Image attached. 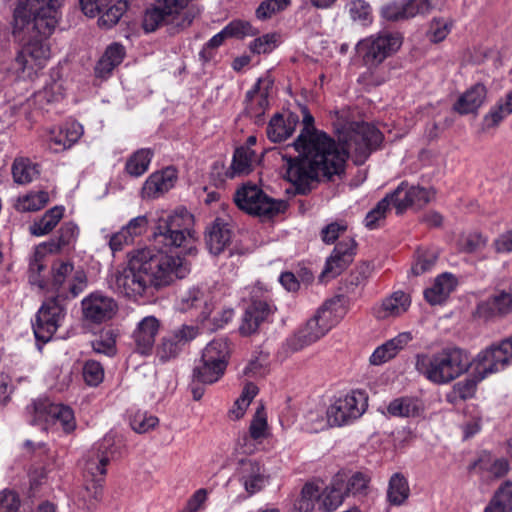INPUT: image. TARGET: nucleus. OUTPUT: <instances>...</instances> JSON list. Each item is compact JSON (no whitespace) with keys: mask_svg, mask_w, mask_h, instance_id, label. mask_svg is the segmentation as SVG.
Wrapping results in <instances>:
<instances>
[{"mask_svg":"<svg viewBox=\"0 0 512 512\" xmlns=\"http://www.w3.org/2000/svg\"><path fill=\"white\" fill-rule=\"evenodd\" d=\"M391 200L397 214H402L409 207L422 208L430 203L435 192L430 188L409 185L408 182H401L391 193Z\"/></svg>","mask_w":512,"mask_h":512,"instance_id":"obj_15","label":"nucleus"},{"mask_svg":"<svg viewBox=\"0 0 512 512\" xmlns=\"http://www.w3.org/2000/svg\"><path fill=\"white\" fill-rule=\"evenodd\" d=\"M177 170L168 166L153 172L144 182L141 190L143 198L155 199L174 187L177 180Z\"/></svg>","mask_w":512,"mask_h":512,"instance_id":"obj_25","label":"nucleus"},{"mask_svg":"<svg viewBox=\"0 0 512 512\" xmlns=\"http://www.w3.org/2000/svg\"><path fill=\"white\" fill-rule=\"evenodd\" d=\"M179 308L183 312L195 310L198 312L197 318L200 321H205L211 315L214 305L207 289L192 287L181 296Z\"/></svg>","mask_w":512,"mask_h":512,"instance_id":"obj_24","label":"nucleus"},{"mask_svg":"<svg viewBox=\"0 0 512 512\" xmlns=\"http://www.w3.org/2000/svg\"><path fill=\"white\" fill-rule=\"evenodd\" d=\"M205 241L211 254L216 256L222 253L231 241V230L228 224L222 219L216 218L207 229Z\"/></svg>","mask_w":512,"mask_h":512,"instance_id":"obj_31","label":"nucleus"},{"mask_svg":"<svg viewBox=\"0 0 512 512\" xmlns=\"http://www.w3.org/2000/svg\"><path fill=\"white\" fill-rule=\"evenodd\" d=\"M49 201L50 197L47 191H30L18 197L15 208L19 212H36L44 208Z\"/></svg>","mask_w":512,"mask_h":512,"instance_id":"obj_48","label":"nucleus"},{"mask_svg":"<svg viewBox=\"0 0 512 512\" xmlns=\"http://www.w3.org/2000/svg\"><path fill=\"white\" fill-rule=\"evenodd\" d=\"M63 0H29V9L18 4L14 10V31L31 28L38 34L31 37L18 51L15 65L18 71L32 73L41 69L50 57L45 38L52 34L58 23V9Z\"/></svg>","mask_w":512,"mask_h":512,"instance_id":"obj_3","label":"nucleus"},{"mask_svg":"<svg viewBox=\"0 0 512 512\" xmlns=\"http://www.w3.org/2000/svg\"><path fill=\"white\" fill-rule=\"evenodd\" d=\"M233 199L240 210L265 219L282 214L288 208L286 200L272 198L257 185L250 183L238 188Z\"/></svg>","mask_w":512,"mask_h":512,"instance_id":"obj_7","label":"nucleus"},{"mask_svg":"<svg viewBox=\"0 0 512 512\" xmlns=\"http://www.w3.org/2000/svg\"><path fill=\"white\" fill-rule=\"evenodd\" d=\"M47 249L43 244L35 247L28 260V279L31 285L38 286L40 289L48 288V283L42 272L46 268L45 257Z\"/></svg>","mask_w":512,"mask_h":512,"instance_id":"obj_39","label":"nucleus"},{"mask_svg":"<svg viewBox=\"0 0 512 512\" xmlns=\"http://www.w3.org/2000/svg\"><path fill=\"white\" fill-rule=\"evenodd\" d=\"M190 272V264L180 256L144 248L133 252L129 261L112 277L110 287L133 301L153 295V290L170 285Z\"/></svg>","mask_w":512,"mask_h":512,"instance_id":"obj_2","label":"nucleus"},{"mask_svg":"<svg viewBox=\"0 0 512 512\" xmlns=\"http://www.w3.org/2000/svg\"><path fill=\"white\" fill-rule=\"evenodd\" d=\"M80 0L83 13L89 17L100 15L98 23L105 28L114 26L126 12L128 3L125 0Z\"/></svg>","mask_w":512,"mask_h":512,"instance_id":"obj_16","label":"nucleus"},{"mask_svg":"<svg viewBox=\"0 0 512 512\" xmlns=\"http://www.w3.org/2000/svg\"><path fill=\"white\" fill-rule=\"evenodd\" d=\"M319 490L318 488L310 483H306L302 490L299 499L295 503L296 512H312L315 503L319 504Z\"/></svg>","mask_w":512,"mask_h":512,"instance_id":"obj_55","label":"nucleus"},{"mask_svg":"<svg viewBox=\"0 0 512 512\" xmlns=\"http://www.w3.org/2000/svg\"><path fill=\"white\" fill-rule=\"evenodd\" d=\"M486 97V87L481 83H477L459 97L454 105V109L460 114L474 113L484 104Z\"/></svg>","mask_w":512,"mask_h":512,"instance_id":"obj_34","label":"nucleus"},{"mask_svg":"<svg viewBox=\"0 0 512 512\" xmlns=\"http://www.w3.org/2000/svg\"><path fill=\"white\" fill-rule=\"evenodd\" d=\"M472 364L466 350L452 346L432 354H417L415 368L430 382L443 385L465 374Z\"/></svg>","mask_w":512,"mask_h":512,"instance_id":"obj_5","label":"nucleus"},{"mask_svg":"<svg viewBox=\"0 0 512 512\" xmlns=\"http://www.w3.org/2000/svg\"><path fill=\"white\" fill-rule=\"evenodd\" d=\"M412 339L411 332H401L396 337L386 341L383 347L387 351L389 359L394 358Z\"/></svg>","mask_w":512,"mask_h":512,"instance_id":"obj_62","label":"nucleus"},{"mask_svg":"<svg viewBox=\"0 0 512 512\" xmlns=\"http://www.w3.org/2000/svg\"><path fill=\"white\" fill-rule=\"evenodd\" d=\"M356 254V242L353 238L340 241L327 258L325 267L320 275L321 281L333 279L340 275L353 261Z\"/></svg>","mask_w":512,"mask_h":512,"instance_id":"obj_18","label":"nucleus"},{"mask_svg":"<svg viewBox=\"0 0 512 512\" xmlns=\"http://www.w3.org/2000/svg\"><path fill=\"white\" fill-rule=\"evenodd\" d=\"M256 162V153L250 147L241 146L234 152L232 163L226 172V176L234 178L249 174Z\"/></svg>","mask_w":512,"mask_h":512,"instance_id":"obj_40","label":"nucleus"},{"mask_svg":"<svg viewBox=\"0 0 512 512\" xmlns=\"http://www.w3.org/2000/svg\"><path fill=\"white\" fill-rule=\"evenodd\" d=\"M189 0H157L146 9L143 17V29L154 32L160 26H167L175 33L191 25L195 14L186 10Z\"/></svg>","mask_w":512,"mask_h":512,"instance_id":"obj_6","label":"nucleus"},{"mask_svg":"<svg viewBox=\"0 0 512 512\" xmlns=\"http://www.w3.org/2000/svg\"><path fill=\"white\" fill-rule=\"evenodd\" d=\"M61 403H54L48 398H38L26 407L28 414L32 416L31 424L57 425L59 420Z\"/></svg>","mask_w":512,"mask_h":512,"instance_id":"obj_28","label":"nucleus"},{"mask_svg":"<svg viewBox=\"0 0 512 512\" xmlns=\"http://www.w3.org/2000/svg\"><path fill=\"white\" fill-rule=\"evenodd\" d=\"M423 411V402L412 396L395 398L387 406V413L391 417L414 418L419 417Z\"/></svg>","mask_w":512,"mask_h":512,"instance_id":"obj_35","label":"nucleus"},{"mask_svg":"<svg viewBox=\"0 0 512 512\" xmlns=\"http://www.w3.org/2000/svg\"><path fill=\"white\" fill-rule=\"evenodd\" d=\"M371 273V267L368 263H361L357 265L354 270L346 277L342 283L341 289L346 294L355 295L358 289L364 285Z\"/></svg>","mask_w":512,"mask_h":512,"instance_id":"obj_50","label":"nucleus"},{"mask_svg":"<svg viewBox=\"0 0 512 512\" xmlns=\"http://www.w3.org/2000/svg\"><path fill=\"white\" fill-rule=\"evenodd\" d=\"M64 214L63 206H54L45 212V214L30 226L31 234L35 236H43L51 232Z\"/></svg>","mask_w":512,"mask_h":512,"instance_id":"obj_47","label":"nucleus"},{"mask_svg":"<svg viewBox=\"0 0 512 512\" xmlns=\"http://www.w3.org/2000/svg\"><path fill=\"white\" fill-rule=\"evenodd\" d=\"M345 309L339 298L326 301L313 316L327 334L344 316Z\"/></svg>","mask_w":512,"mask_h":512,"instance_id":"obj_36","label":"nucleus"},{"mask_svg":"<svg viewBox=\"0 0 512 512\" xmlns=\"http://www.w3.org/2000/svg\"><path fill=\"white\" fill-rule=\"evenodd\" d=\"M230 355L229 345L226 339H214L209 342L202 352L203 361L216 364L218 371H225Z\"/></svg>","mask_w":512,"mask_h":512,"instance_id":"obj_41","label":"nucleus"},{"mask_svg":"<svg viewBox=\"0 0 512 512\" xmlns=\"http://www.w3.org/2000/svg\"><path fill=\"white\" fill-rule=\"evenodd\" d=\"M267 429V421L263 409H258L251 421L249 427L250 437L254 440H259L265 437Z\"/></svg>","mask_w":512,"mask_h":512,"instance_id":"obj_64","label":"nucleus"},{"mask_svg":"<svg viewBox=\"0 0 512 512\" xmlns=\"http://www.w3.org/2000/svg\"><path fill=\"white\" fill-rule=\"evenodd\" d=\"M291 4V0H265L256 9L259 20L270 19L277 13L284 11Z\"/></svg>","mask_w":512,"mask_h":512,"instance_id":"obj_58","label":"nucleus"},{"mask_svg":"<svg viewBox=\"0 0 512 512\" xmlns=\"http://www.w3.org/2000/svg\"><path fill=\"white\" fill-rule=\"evenodd\" d=\"M160 326V321L155 316L149 315L142 318L131 334L133 351L142 356L151 355Z\"/></svg>","mask_w":512,"mask_h":512,"instance_id":"obj_19","label":"nucleus"},{"mask_svg":"<svg viewBox=\"0 0 512 512\" xmlns=\"http://www.w3.org/2000/svg\"><path fill=\"white\" fill-rule=\"evenodd\" d=\"M438 256L439 253L435 248H419L416 251V259L411 272L415 276H419L431 271L435 266Z\"/></svg>","mask_w":512,"mask_h":512,"instance_id":"obj_52","label":"nucleus"},{"mask_svg":"<svg viewBox=\"0 0 512 512\" xmlns=\"http://www.w3.org/2000/svg\"><path fill=\"white\" fill-rule=\"evenodd\" d=\"M125 452V443L122 436L107 433L99 442L95 443L84 457V473L91 479H104L106 466L116 460Z\"/></svg>","mask_w":512,"mask_h":512,"instance_id":"obj_8","label":"nucleus"},{"mask_svg":"<svg viewBox=\"0 0 512 512\" xmlns=\"http://www.w3.org/2000/svg\"><path fill=\"white\" fill-rule=\"evenodd\" d=\"M509 115L511 114L508 110L497 101L484 115L482 120V130L486 131L498 127Z\"/></svg>","mask_w":512,"mask_h":512,"instance_id":"obj_57","label":"nucleus"},{"mask_svg":"<svg viewBox=\"0 0 512 512\" xmlns=\"http://www.w3.org/2000/svg\"><path fill=\"white\" fill-rule=\"evenodd\" d=\"M237 477L249 496L261 491L269 482V474L264 465L252 459L239 461Z\"/></svg>","mask_w":512,"mask_h":512,"instance_id":"obj_20","label":"nucleus"},{"mask_svg":"<svg viewBox=\"0 0 512 512\" xmlns=\"http://www.w3.org/2000/svg\"><path fill=\"white\" fill-rule=\"evenodd\" d=\"M512 482L505 481L495 492L484 512H511Z\"/></svg>","mask_w":512,"mask_h":512,"instance_id":"obj_49","label":"nucleus"},{"mask_svg":"<svg viewBox=\"0 0 512 512\" xmlns=\"http://www.w3.org/2000/svg\"><path fill=\"white\" fill-rule=\"evenodd\" d=\"M368 399L365 392L354 390L337 398L326 411L328 421L334 426L347 425L365 412Z\"/></svg>","mask_w":512,"mask_h":512,"instance_id":"obj_11","label":"nucleus"},{"mask_svg":"<svg viewBox=\"0 0 512 512\" xmlns=\"http://www.w3.org/2000/svg\"><path fill=\"white\" fill-rule=\"evenodd\" d=\"M50 289L56 293L54 298L64 301L75 298L87 287V275L82 268H75L71 262L59 261L51 268Z\"/></svg>","mask_w":512,"mask_h":512,"instance_id":"obj_9","label":"nucleus"},{"mask_svg":"<svg viewBox=\"0 0 512 512\" xmlns=\"http://www.w3.org/2000/svg\"><path fill=\"white\" fill-rule=\"evenodd\" d=\"M301 111L303 128L293 142L298 156L287 159L286 179L298 194H306L320 177L330 180L343 173L347 155L332 138L314 127V117L306 106Z\"/></svg>","mask_w":512,"mask_h":512,"instance_id":"obj_1","label":"nucleus"},{"mask_svg":"<svg viewBox=\"0 0 512 512\" xmlns=\"http://www.w3.org/2000/svg\"><path fill=\"white\" fill-rule=\"evenodd\" d=\"M457 285L456 278L450 273L439 275L434 284L424 291V297L432 305L445 301Z\"/></svg>","mask_w":512,"mask_h":512,"instance_id":"obj_37","label":"nucleus"},{"mask_svg":"<svg viewBox=\"0 0 512 512\" xmlns=\"http://www.w3.org/2000/svg\"><path fill=\"white\" fill-rule=\"evenodd\" d=\"M370 482L371 475L369 472H354L347 480H343L344 491L347 496L352 495L354 497L364 498L370 492Z\"/></svg>","mask_w":512,"mask_h":512,"instance_id":"obj_46","label":"nucleus"},{"mask_svg":"<svg viewBox=\"0 0 512 512\" xmlns=\"http://www.w3.org/2000/svg\"><path fill=\"white\" fill-rule=\"evenodd\" d=\"M390 205H393V202L391 200V196L387 194L371 211L367 213L364 219L365 226L370 230L378 228L381 222L385 219Z\"/></svg>","mask_w":512,"mask_h":512,"instance_id":"obj_54","label":"nucleus"},{"mask_svg":"<svg viewBox=\"0 0 512 512\" xmlns=\"http://www.w3.org/2000/svg\"><path fill=\"white\" fill-rule=\"evenodd\" d=\"M81 305L84 318L95 324L110 320L118 310L116 301L102 292L89 294L82 300Z\"/></svg>","mask_w":512,"mask_h":512,"instance_id":"obj_17","label":"nucleus"},{"mask_svg":"<svg viewBox=\"0 0 512 512\" xmlns=\"http://www.w3.org/2000/svg\"><path fill=\"white\" fill-rule=\"evenodd\" d=\"M65 315L66 308L59 299L52 297L43 302L32 324L35 338L47 343L61 326Z\"/></svg>","mask_w":512,"mask_h":512,"instance_id":"obj_12","label":"nucleus"},{"mask_svg":"<svg viewBox=\"0 0 512 512\" xmlns=\"http://www.w3.org/2000/svg\"><path fill=\"white\" fill-rule=\"evenodd\" d=\"M410 495L408 480L402 473H394L388 482L387 501L394 506L402 505Z\"/></svg>","mask_w":512,"mask_h":512,"instance_id":"obj_44","label":"nucleus"},{"mask_svg":"<svg viewBox=\"0 0 512 512\" xmlns=\"http://www.w3.org/2000/svg\"><path fill=\"white\" fill-rule=\"evenodd\" d=\"M124 56L123 45L119 43L109 45L95 66V74L101 78L109 76L113 69L122 62Z\"/></svg>","mask_w":512,"mask_h":512,"instance_id":"obj_42","label":"nucleus"},{"mask_svg":"<svg viewBox=\"0 0 512 512\" xmlns=\"http://www.w3.org/2000/svg\"><path fill=\"white\" fill-rule=\"evenodd\" d=\"M197 329L193 326H183L161 338L156 348V357L159 362L166 363L176 358L183 346L197 336Z\"/></svg>","mask_w":512,"mask_h":512,"instance_id":"obj_21","label":"nucleus"},{"mask_svg":"<svg viewBox=\"0 0 512 512\" xmlns=\"http://www.w3.org/2000/svg\"><path fill=\"white\" fill-rule=\"evenodd\" d=\"M486 244L487 238L478 232L469 233L461 240V247L467 253L481 251Z\"/></svg>","mask_w":512,"mask_h":512,"instance_id":"obj_63","label":"nucleus"},{"mask_svg":"<svg viewBox=\"0 0 512 512\" xmlns=\"http://www.w3.org/2000/svg\"><path fill=\"white\" fill-rule=\"evenodd\" d=\"M181 218L177 215H170L161 219L154 232V239L163 248H180L188 241L189 232L183 229L180 224Z\"/></svg>","mask_w":512,"mask_h":512,"instance_id":"obj_22","label":"nucleus"},{"mask_svg":"<svg viewBox=\"0 0 512 512\" xmlns=\"http://www.w3.org/2000/svg\"><path fill=\"white\" fill-rule=\"evenodd\" d=\"M443 0H436L434 4L430 0H395L382 6L381 16L391 22L403 21L417 15H425L433 9H442Z\"/></svg>","mask_w":512,"mask_h":512,"instance_id":"obj_13","label":"nucleus"},{"mask_svg":"<svg viewBox=\"0 0 512 512\" xmlns=\"http://www.w3.org/2000/svg\"><path fill=\"white\" fill-rule=\"evenodd\" d=\"M383 141L382 133L368 123H357L347 141L350 151L355 153L357 161L363 163L372 151L376 150Z\"/></svg>","mask_w":512,"mask_h":512,"instance_id":"obj_14","label":"nucleus"},{"mask_svg":"<svg viewBox=\"0 0 512 512\" xmlns=\"http://www.w3.org/2000/svg\"><path fill=\"white\" fill-rule=\"evenodd\" d=\"M158 424V418L138 411L131 418V427L137 433H146Z\"/></svg>","mask_w":512,"mask_h":512,"instance_id":"obj_60","label":"nucleus"},{"mask_svg":"<svg viewBox=\"0 0 512 512\" xmlns=\"http://www.w3.org/2000/svg\"><path fill=\"white\" fill-rule=\"evenodd\" d=\"M83 134V127L76 122L68 123L65 127L53 129L48 137V147L53 152L70 148Z\"/></svg>","mask_w":512,"mask_h":512,"instance_id":"obj_30","label":"nucleus"},{"mask_svg":"<svg viewBox=\"0 0 512 512\" xmlns=\"http://www.w3.org/2000/svg\"><path fill=\"white\" fill-rule=\"evenodd\" d=\"M347 496L344 491L343 479L336 476L330 486L319 493V510L322 512H332L336 510Z\"/></svg>","mask_w":512,"mask_h":512,"instance_id":"obj_38","label":"nucleus"},{"mask_svg":"<svg viewBox=\"0 0 512 512\" xmlns=\"http://www.w3.org/2000/svg\"><path fill=\"white\" fill-rule=\"evenodd\" d=\"M401 45L400 34L383 32L360 40L356 45V51L364 65L372 69L397 52Z\"/></svg>","mask_w":512,"mask_h":512,"instance_id":"obj_10","label":"nucleus"},{"mask_svg":"<svg viewBox=\"0 0 512 512\" xmlns=\"http://www.w3.org/2000/svg\"><path fill=\"white\" fill-rule=\"evenodd\" d=\"M324 335H326V333L318 324L317 319L311 317L304 325L300 326L286 339L284 347L289 352H298L317 342Z\"/></svg>","mask_w":512,"mask_h":512,"instance_id":"obj_26","label":"nucleus"},{"mask_svg":"<svg viewBox=\"0 0 512 512\" xmlns=\"http://www.w3.org/2000/svg\"><path fill=\"white\" fill-rule=\"evenodd\" d=\"M348 12L350 18L359 22L361 25H368L372 22V8L364 0H352L348 3Z\"/></svg>","mask_w":512,"mask_h":512,"instance_id":"obj_56","label":"nucleus"},{"mask_svg":"<svg viewBox=\"0 0 512 512\" xmlns=\"http://www.w3.org/2000/svg\"><path fill=\"white\" fill-rule=\"evenodd\" d=\"M412 339L411 332H401L396 337L386 341L383 347L387 351L389 359L394 358Z\"/></svg>","mask_w":512,"mask_h":512,"instance_id":"obj_61","label":"nucleus"},{"mask_svg":"<svg viewBox=\"0 0 512 512\" xmlns=\"http://www.w3.org/2000/svg\"><path fill=\"white\" fill-rule=\"evenodd\" d=\"M512 313V292L500 291L479 302L473 312L475 318L490 321Z\"/></svg>","mask_w":512,"mask_h":512,"instance_id":"obj_23","label":"nucleus"},{"mask_svg":"<svg viewBox=\"0 0 512 512\" xmlns=\"http://www.w3.org/2000/svg\"><path fill=\"white\" fill-rule=\"evenodd\" d=\"M270 306L264 300L255 299L252 300L247 307L242 317V323L239 327L242 335H251L255 333L260 324L270 314Z\"/></svg>","mask_w":512,"mask_h":512,"instance_id":"obj_29","label":"nucleus"},{"mask_svg":"<svg viewBox=\"0 0 512 512\" xmlns=\"http://www.w3.org/2000/svg\"><path fill=\"white\" fill-rule=\"evenodd\" d=\"M79 236V228L73 222H65L57 232V235L43 246L49 253L56 254L73 248Z\"/></svg>","mask_w":512,"mask_h":512,"instance_id":"obj_32","label":"nucleus"},{"mask_svg":"<svg viewBox=\"0 0 512 512\" xmlns=\"http://www.w3.org/2000/svg\"><path fill=\"white\" fill-rule=\"evenodd\" d=\"M154 152L150 148L136 150L126 161L125 171L132 177H140L149 169Z\"/></svg>","mask_w":512,"mask_h":512,"instance_id":"obj_45","label":"nucleus"},{"mask_svg":"<svg viewBox=\"0 0 512 512\" xmlns=\"http://www.w3.org/2000/svg\"><path fill=\"white\" fill-rule=\"evenodd\" d=\"M268 105V93L261 89V80H258L253 88L246 93L245 111L248 116L255 118V122L258 124L262 121V116Z\"/></svg>","mask_w":512,"mask_h":512,"instance_id":"obj_33","label":"nucleus"},{"mask_svg":"<svg viewBox=\"0 0 512 512\" xmlns=\"http://www.w3.org/2000/svg\"><path fill=\"white\" fill-rule=\"evenodd\" d=\"M216 364L200 359L199 363L193 369V377L196 381L204 384H212L218 381L225 371H218Z\"/></svg>","mask_w":512,"mask_h":512,"instance_id":"obj_53","label":"nucleus"},{"mask_svg":"<svg viewBox=\"0 0 512 512\" xmlns=\"http://www.w3.org/2000/svg\"><path fill=\"white\" fill-rule=\"evenodd\" d=\"M82 373L85 383L91 387H97L104 379V368L95 360L86 361Z\"/></svg>","mask_w":512,"mask_h":512,"instance_id":"obj_59","label":"nucleus"},{"mask_svg":"<svg viewBox=\"0 0 512 512\" xmlns=\"http://www.w3.org/2000/svg\"><path fill=\"white\" fill-rule=\"evenodd\" d=\"M512 364V335L481 350L473 359L470 377L455 383L445 399L452 405L475 396L477 385L492 374L503 371Z\"/></svg>","mask_w":512,"mask_h":512,"instance_id":"obj_4","label":"nucleus"},{"mask_svg":"<svg viewBox=\"0 0 512 512\" xmlns=\"http://www.w3.org/2000/svg\"><path fill=\"white\" fill-rule=\"evenodd\" d=\"M410 304V296L402 291H397L383 300L381 307L377 310V317L384 319L399 316L408 310Z\"/></svg>","mask_w":512,"mask_h":512,"instance_id":"obj_43","label":"nucleus"},{"mask_svg":"<svg viewBox=\"0 0 512 512\" xmlns=\"http://www.w3.org/2000/svg\"><path fill=\"white\" fill-rule=\"evenodd\" d=\"M298 123L299 116L295 113H276L268 123L267 137L273 143L283 142L292 136Z\"/></svg>","mask_w":512,"mask_h":512,"instance_id":"obj_27","label":"nucleus"},{"mask_svg":"<svg viewBox=\"0 0 512 512\" xmlns=\"http://www.w3.org/2000/svg\"><path fill=\"white\" fill-rule=\"evenodd\" d=\"M39 174L38 165L29 159H15L12 165L13 179L18 184H27L33 181Z\"/></svg>","mask_w":512,"mask_h":512,"instance_id":"obj_51","label":"nucleus"}]
</instances>
